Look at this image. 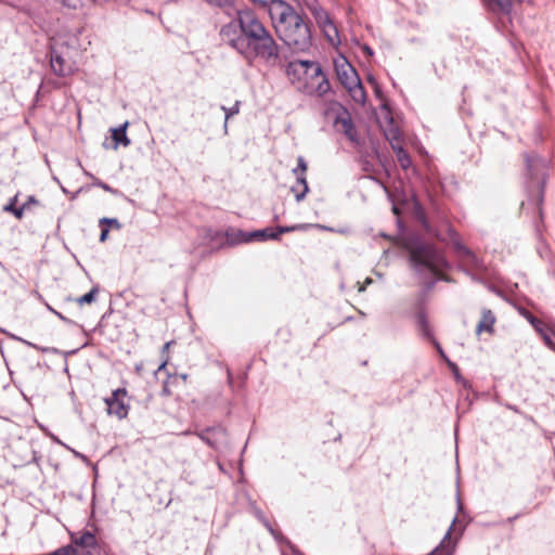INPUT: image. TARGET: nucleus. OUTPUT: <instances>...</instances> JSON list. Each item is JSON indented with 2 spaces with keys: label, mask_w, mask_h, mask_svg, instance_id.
Wrapping results in <instances>:
<instances>
[{
  "label": "nucleus",
  "mask_w": 555,
  "mask_h": 555,
  "mask_svg": "<svg viewBox=\"0 0 555 555\" xmlns=\"http://www.w3.org/2000/svg\"><path fill=\"white\" fill-rule=\"evenodd\" d=\"M270 17L279 37L288 46L306 50L311 46V30L305 17L283 0L270 3Z\"/></svg>",
  "instance_id": "f257e3e1"
},
{
  "label": "nucleus",
  "mask_w": 555,
  "mask_h": 555,
  "mask_svg": "<svg viewBox=\"0 0 555 555\" xmlns=\"http://www.w3.org/2000/svg\"><path fill=\"white\" fill-rule=\"evenodd\" d=\"M287 75L292 83L306 94L321 98L331 91L326 74L314 61L296 60L291 62Z\"/></svg>",
  "instance_id": "f03ea898"
},
{
  "label": "nucleus",
  "mask_w": 555,
  "mask_h": 555,
  "mask_svg": "<svg viewBox=\"0 0 555 555\" xmlns=\"http://www.w3.org/2000/svg\"><path fill=\"white\" fill-rule=\"evenodd\" d=\"M409 254L411 264L418 274L447 280L443 270L448 267V261L434 245L425 242L415 243L409 248Z\"/></svg>",
  "instance_id": "7ed1b4c3"
},
{
  "label": "nucleus",
  "mask_w": 555,
  "mask_h": 555,
  "mask_svg": "<svg viewBox=\"0 0 555 555\" xmlns=\"http://www.w3.org/2000/svg\"><path fill=\"white\" fill-rule=\"evenodd\" d=\"M238 53L251 64L256 59L266 62L279 57V47L270 33L242 39Z\"/></svg>",
  "instance_id": "20e7f679"
},
{
  "label": "nucleus",
  "mask_w": 555,
  "mask_h": 555,
  "mask_svg": "<svg viewBox=\"0 0 555 555\" xmlns=\"http://www.w3.org/2000/svg\"><path fill=\"white\" fill-rule=\"evenodd\" d=\"M333 65L338 81L348 91L351 99L358 104H364L366 101V92L358 72L347 57L338 54L333 59Z\"/></svg>",
  "instance_id": "39448f33"
},
{
  "label": "nucleus",
  "mask_w": 555,
  "mask_h": 555,
  "mask_svg": "<svg viewBox=\"0 0 555 555\" xmlns=\"http://www.w3.org/2000/svg\"><path fill=\"white\" fill-rule=\"evenodd\" d=\"M297 3L307 10L315 20V23L323 31L325 38L332 44L340 42L338 29L331 18L328 12L320 4L319 0H296Z\"/></svg>",
  "instance_id": "423d86ee"
},
{
  "label": "nucleus",
  "mask_w": 555,
  "mask_h": 555,
  "mask_svg": "<svg viewBox=\"0 0 555 555\" xmlns=\"http://www.w3.org/2000/svg\"><path fill=\"white\" fill-rule=\"evenodd\" d=\"M72 50L64 46H52L50 53L51 68L57 76H68L76 70V64L70 57Z\"/></svg>",
  "instance_id": "0eeeda50"
},
{
  "label": "nucleus",
  "mask_w": 555,
  "mask_h": 555,
  "mask_svg": "<svg viewBox=\"0 0 555 555\" xmlns=\"http://www.w3.org/2000/svg\"><path fill=\"white\" fill-rule=\"evenodd\" d=\"M379 126L383 129L386 140L391 147L402 144V134L399 127L395 124L390 108L387 104L380 107Z\"/></svg>",
  "instance_id": "6e6552de"
},
{
  "label": "nucleus",
  "mask_w": 555,
  "mask_h": 555,
  "mask_svg": "<svg viewBox=\"0 0 555 555\" xmlns=\"http://www.w3.org/2000/svg\"><path fill=\"white\" fill-rule=\"evenodd\" d=\"M237 13L243 38L255 37L269 33L253 11L242 10Z\"/></svg>",
  "instance_id": "1a4fd4ad"
},
{
  "label": "nucleus",
  "mask_w": 555,
  "mask_h": 555,
  "mask_svg": "<svg viewBox=\"0 0 555 555\" xmlns=\"http://www.w3.org/2000/svg\"><path fill=\"white\" fill-rule=\"evenodd\" d=\"M219 35L221 41L224 44H228L238 53L241 42L243 39L241 23L238 18L236 21H231L230 23L223 25L219 31Z\"/></svg>",
  "instance_id": "9d476101"
},
{
  "label": "nucleus",
  "mask_w": 555,
  "mask_h": 555,
  "mask_svg": "<svg viewBox=\"0 0 555 555\" xmlns=\"http://www.w3.org/2000/svg\"><path fill=\"white\" fill-rule=\"evenodd\" d=\"M126 395V389L119 388L114 390L109 398L105 399L107 413L109 415H114L119 420L127 417L129 412V405L124 401Z\"/></svg>",
  "instance_id": "9b49d317"
},
{
  "label": "nucleus",
  "mask_w": 555,
  "mask_h": 555,
  "mask_svg": "<svg viewBox=\"0 0 555 555\" xmlns=\"http://www.w3.org/2000/svg\"><path fill=\"white\" fill-rule=\"evenodd\" d=\"M307 163L302 156L297 158V167L293 170L296 176V183L292 186V192L295 194L296 201L300 202L305 198L309 191L306 180Z\"/></svg>",
  "instance_id": "f8f14e48"
},
{
  "label": "nucleus",
  "mask_w": 555,
  "mask_h": 555,
  "mask_svg": "<svg viewBox=\"0 0 555 555\" xmlns=\"http://www.w3.org/2000/svg\"><path fill=\"white\" fill-rule=\"evenodd\" d=\"M455 248L459 253L462 264L467 269L478 271H482L485 269L482 261L464 245L461 243H455Z\"/></svg>",
  "instance_id": "ddd939ff"
},
{
  "label": "nucleus",
  "mask_w": 555,
  "mask_h": 555,
  "mask_svg": "<svg viewBox=\"0 0 555 555\" xmlns=\"http://www.w3.org/2000/svg\"><path fill=\"white\" fill-rule=\"evenodd\" d=\"M197 436L211 448H217L225 438V430L220 426L209 427L198 433Z\"/></svg>",
  "instance_id": "4468645a"
},
{
  "label": "nucleus",
  "mask_w": 555,
  "mask_h": 555,
  "mask_svg": "<svg viewBox=\"0 0 555 555\" xmlns=\"http://www.w3.org/2000/svg\"><path fill=\"white\" fill-rule=\"evenodd\" d=\"M495 323V317L489 309H483L481 313V319L477 324L476 332L480 334L482 332L493 333V326Z\"/></svg>",
  "instance_id": "2eb2a0df"
},
{
  "label": "nucleus",
  "mask_w": 555,
  "mask_h": 555,
  "mask_svg": "<svg viewBox=\"0 0 555 555\" xmlns=\"http://www.w3.org/2000/svg\"><path fill=\"white\" fill-rule=\"evenodd\" d=\"M128 121H126L124 125L119 126L118 128H113L112 131V139L115 143V149L118 147L119 144L124 146H128L130 144V140L126 134V130L128 127Z\"/></svg>",
  "instance_id": "dca6fc26"
},
{
  "label": "nucleus",
  "mask_w": 555,
  "mask_h": 555,
  "mask_svg": "<svg viewBox=\"0 0 555 555\" xmlns=\"http://www.w3.org/2000/svg\"><path fill=\"white\" fill-rule=\"evenodd\" d=\"M242 236H243L244 242H250L253 240H268V238L276 240L278 233H274V231H272L270 229H264V230L254 231L248 234L243 233Z\"/></svg>",
  "instance_id": "f3484780"
},
{
  "label": "nucleus",
  "mask_w": 555,
  "mask_h": 555,
  "mask_svg": "<svg viewBox=\"0 0 555 555\" xmlns=\"http://www.w3.org/2000/svg\"><path fill=\"white\" fill-rule=\"evenodd\" d=\"M455 548L454 542L450 539V530L446 533L440 545L433 551V555H453Z\"/></svg>",
  "instance_id": "a211bd4d"
},
{
  "label": "nucleus",
  "mask_w": 555,
  "mask_h": 555,
  "mask_svg": "<svg viewBox=\"0 0 555 555\" xmlns=\"http://www.w3.org/2000/svg\"><path fill=\"white\" fill-rule=\"evenodd\" d=\"M336 124L341 127V130L350 141H357V131L349 117H339L337 118Z\"/></svg>",
  "instance_id": "6ab92c4d"
},
{
  "label": "nucleus",
  "mask_w": 555,
  "mask_h": 555,
  "mask_svg": "<svg viewBox=\"0 0 555 555\" xmlns=\"http://www.w3.org/2000/svg\"><path fill=\"white\" fill-rule=\"evenodd\" d=\"M490 9L495 13L508 14L513 9L512 0H490Z\"/></svg>",
  "instance_id": "aec40b11"
},
{
  "label": "nucleus",
  "mask_w": 555,
  "mask_h": 555,
  "mask_svg": "<svg viewBox=\"0 0 555 555\" xmlns=\"http://www.w3.org/2000/svg\"><path fill=\"white\" fill-rule=\"evenodd\" d=\"M397 155V159L402 169L406 170L411 167L412 162L408 152L403 149L402 144L391 147Z\"/></svg>",
  "instance_id": "412c9836"
},
{
  "label": "nucleus",
  "mask_w": 555,
  "mask_h": 555,
  "mask_svg": "<svg viewBox=\"0 0 555 555\" xmlns=\"http://www.w3.org/2000/svg\"><path fill=\"white\" fill-rule=\"evenodd\" d=\"M99 292H100L99 286H93L89 293L77 298L76 301L79 306L90 305L95 300V296L99 294Z\"/></svg>",
  "instance_id": "4be33fe9"
},
{
  "label": "nucleus",
  "mask_w": 555,
  "mask_h": 555,
  "mask_svg": "<svg viewBox=\"0 0 555 555\" xmlns=\"http://www.w3.org/2000/svg\"><path fill=\"white\" fill-rule=\"evenodd\" d=\"M240 106H241V102H240V101H236V102L234 103V105H233V106H231V107L221 106V109H222V111L224 112V114H225V120H224V131H225V132L228 131V120H229L232 116H234V115L238 114V112H240Z\"/></svg>",
  "instance_id": "5701e85b"
},
{
  "label": "nucleus",
  "mask_w": 555,
  "mask_h": 555,
  "mask_svg": "<svg viewBox=\"0 0 555 555\" xmlns=\"http://www.w3.org/2000/svg\"><path fill=\"white\" fill-rule=\"evenodd\" d=\"M527 319L533 325V327L535 328L537 332H539V333L542 332V330L544 328L542 321L538 320L532 314H528Z\"/></svg>",
  "instance_id": "b1692460"
},
{
  "label": "nucleus",
  "mask_w": 555,
  "mask_h": 555,
  "mask_svg": "<svg viewBox=\"0 0 555 555\" xmlns=\"http://www.w3.org/2000/svg\"><path fill=\"white\" fill-rule=\"evenodd\" d=\"M418 322H420V325H421V328H422V334L424 336H426V337H429L430 336V332H429L428 323H427L425 317L424 315H420Z\"/></svg>",
  "instance_id": "393cba45"
},
{
  "label": "nucleus",
  "mask_w": 555,
  "mask_h": 555,
  "mask_svg": "<svg viewBox=\"0 0 555 555\" xmlns=\"http://www.w3.org/2000/svg\"><path fill=\"white\" fill-rule=\"evenodd\" d=\"M63 5L76 9L82 4L85 0H59Z\"/></svg>",
  "instance_id": "a878e982"
},
{
  "label": "nucleus",
  "mask_w": 555,
  "mask_h": 555,
  "mask_svg": "<svg viewBox=\"0 0 555 555\" xmlns=\"http://www.w3.org/2000/svg\"><path fill=\"white\" fill-rule=\"evenodd\" d=\"M209 4L225 8L233 3V0H206Z\"/></svg>",
  "instance_id": "bb28decb"
},
{
  "label": "nucleus",
  "mask_w": 555,
  "mask_h": 555,
  "mask_svg": "<svg viewBox=\"0 0 555 555\" xmlns=\"http://www.w3.org/2000/svg\"><path fill=\"white\" fill-rule=\"evenodd\" d=\"M544 343L550 346V347H553L554 346V343L552 340V337L550 336V334L543 328L542 332H540Z\"/></svg>",
  "instance_id": "cd10ccee"
},
{
  "label": "nucleus",
  "mask_w": 555,
  "mask_h": 555,
  "mask_svg": "<svg viewBox=\"0 0 555 555\" xmlns=\"http://www.w3.org/2000/svg\"><path fill=\"white\" fill-rule=\"evenodd\" d=\"M94 184L100 186L101 189H103L106 192H109V193H113V194L116 193V190L112 189L108 184H106V183H104V182H102L100 180L94 182Z\"/></svg>",
  "instance_id": "c85d7f7f"
},
{
  "label": "nucleus",
  "mask_w": 555,
  "mask_h": 555,
  "mask_svg": "<svg viewBox=\"0 0 555 555\" xmlns=\"http://www.w3.org/2000/svg\"><path fill=\"white\" fill-rule=\"evenodd\" d=\"M296 229H297V227H279L276 229V231H274V233H278V237H279L280 234L287 233V232L294 231Z\"/></svg>",
  "instance_id": "c756f323"
},
{
  "label": "nucleus",
  "mask_w": 555,
  "mask_h": 555,
  "mask_svg": "<svg viewBox=\"0 0 555 555\" xmlns=\"http://www.w3.org/2000/svg\"><path fill=\"white\" fill-rule=\"evenodd\" d=\"M162 395L163 396H170L171 395V390H170V380L167 379L164 385H163V389H162Z\"/></svg>",
  "instance_id": "7c9ffc66"
},
{
  "label": "nucleus",
  "mask_w": 555,
  "mask_h": 555,
  "mask_svg": "<svg viewBox=\"0 0 555 555\" xmlns=\"http://www.w3.org/2000/svg\"><path fill=\"white\" fill-rule=\"evenodd\" d=\"M104 222H105V223H108L109 225H114V227H116V228H120V224H119V222H118V220H117V219L103 218V219L101 220V223H104Z\"/></svg>",
  "instance_id": "2f4dec72"
},
{
  "label": "nucleus",
  "mask_w": 555,
  "mask_h": 555,
  "mask_svg": "<svg viewBox=\"0 0 555 555\" xmlns=\"http://www.w3.org/2000/svg\"><path fill=\"white\" fill-rule=\"evenodd\" d=\"M107 235H108V230L107 229H102L101 235H100V241L104 242L106 240Z\"/></svg>",
  "instance_id": "473e14b6"
},
{
  "label": "nucleus",
  "mask_w": 555,
  "mask_h": 555,
  "mask_svg": "<svg viewBox=\"0 0 555 555\" xmlns=\"http://www.w3.org/2000/svg\"><path fill=\"white\" fill-rule=\"evenodd\" d=\"M526 163H527V167H528V169H529V170H531V168H532V166H533V159H531V158H529V157H528V158L526 159Z\"/></svg>",
  "instance_id": "72a5a7b5"
},
{
  "label": "nucleus",
  "mask_w": 555,
  "mask_h": 555,
  "mask_svg": "<svg viewBox=\"0 0 555 555\" xmlns=\"http://www.w3.org/2000/svg\"><path fill=\"white\" fill-rule=\"evenodd\" d=\"M166 365H167V360L163 361V363L158 366L157 372L165 370Z\"/></svg>",
  "instance_id": "f704fd0d"
},
{
  "label": "nucleus",
  "mask_w": 555,
  "mask_h": 555,
  "mask_svg": "<svg viewBox=\"0 0 555 555\" xmlns=\"http://www.w3.org/2000/svg\"><path fill=\"white\" fill-rule=\"evenodd\" d=\"M363 50H364L369 55H372V54H373L372 49H371L370 47H367V46H365V47L363 48Z\"/></svg>",
  "instance_id": "c9c22d12"
},
{
  "label": "nucleus",
  "mask_w": 555,
  "mask_h": 555,
  "mask_svg": "<svg viewBox=\"0 0 555 555\" xmlns=\"http://www.w3.org/2000/svg\"><path fill=\"white\" fill-rule=\"evenodd\" d=\"M171 343H166L163 347V350L166 351L168 350L169 346H170Z\"/></svg>",
  "instance_id": "e433bc0d"
},
{
  "label": "nucleus",
  "mask_w": 555,
  "mask_h": 555,
  "mask_svg": "<svg viewBox=\"0 0 555 555\" xmlns=\"http://www.w3.org/2000/svg\"><path fill=\"white\" fill-rule=\"evenodd\" d=\"M21 215H22V212H21L20 210H18V211H16V216H17L18 218L21 217Z\"/></svg>",
  "instance_id": "4c0bfd02"
},
{
  "label": "nucleus",
  "mask_w": 555,
  "mask_h": 555,
  "mask_svg": "<svg viewBox=\"0 0 555 555\" xmlns=\"http://www.w3.org/2000/svg\"><path fill=\"white\" fill-rule=\"evenodd\" d=\"M369 81L374 82V79L372 77H369Z\"/></svg>",
  "instance_id": "58836bf2"
},
{
  "label": "nucleus",
  "mask_w": 555,
  "mask_h": 555,
  "mask_svg": "<svg viewBox=\"0 0 555 555\" xmlns=\"http://www.w3.org/2000/svg\"><path fill=\"white\" fill-rule=\"evenodd\" d=\"M181 377H182V379H186V375L185 374L181 375Z\"/></svg>",
  "instance_id": "ea45409f"
},
{
  "label": "nucleus",
  "mask_w": 555,
  "mask_h": 555,
  "mask_svg": "<svg viewBox=\"0 0 555 555\" xmlns=\"http://www.w3.org/2000/svg\"><path fill=\"white\" fill-rule=\"evenodd\" d=\"M430 555H433V553Z\"/></svg>",
  "instance_id": "a19ab883"
}]
</instances>
